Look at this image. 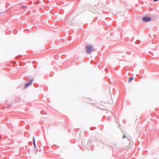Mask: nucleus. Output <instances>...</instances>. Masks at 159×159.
Here are the masks:
<instances>
[{
	"instance_id": "obj_1",
	"label": "nucleus",
	"mask_w": 159,
	"mask_h": 159,
	"mask_svg": "<svg viewBox=\"0 0 159 159\" xmlns=\"http://www.w3.org/2000/svg\"><path fill=\"white\" fill-rule=\"evenodd\" d=\"M86 51L88 54H90L93 51L94 48L93 46L90 44H88L85 47Z\"/></svg>"
},
{
	"instance_id": "obj_2",
	"label": "nucleus",
	"mask_w": 159,
	"mask_h": 159,
	"mask_svg": "<svg viewBox=\"0 0 159 159\" xmlns=\"http://www.w3.org/2000/svg\"><path fill=\"white\" fill-rule=\"evenodd\" d=\"M151 20V18L149 17H144L142 18V20L145 22H148Z\"/></svg>"
},
{
	"instance_id": "obj_3",
	"label": "nucleus",
	"mask_w": 159,
	"mask_h": 159,
	"mask_svg": "<svg viewBox=\"0 0 159 159\" xmlns=\"http://www.w3.org/2000/svg\"><path fill=\"white\" fill-rule=\"evenodd\" d=\"M32 83V81L30 80V81L29 82L27 83V84L25 85V88H26L27 87H28V86H30V85H31Z\"/></svg>"
},
{
	"instance_id": "obj_4",
	"label": "nucleus",
	"mask_w": 159,
	"mask_h": 159,
	"mask_svg": "<svg viewBox=\"0 0 159 159\" xmlns=\"http://www.w3.org/2000/svg\"><path fill=\"white\" fill-rule=\"evenodd\" d=\"M134 79V77H130L129 78V82H130L131 81H132V80H133Z\"/></svg>"
},
{
	"instance_id": "obj_5",
	"label": "nucleus",
	"mask_w": 159,
	"mask_h": 159,
	"mask_svg": "<svg viewBox=\"0 0 159 159\" xmlns=\"http://www.w3.org/2000/svg\"><path fill=\"white\" fill-rule=\"evenodd\" d=\"M33 142L34 143V145L35 148H36V146L35 144V139L34 138L33 139Z\"/></svg>"
},
{
	"instance_id": "obj_6",
	"label": "nucleus",
	"mask_w": 159,
	"mask_h": 159,
	"mask_svg": "<svg viewBox=\"0 0 159 159\" xmlns=\"http://www.w3.org/2000/svg\"><path fill=\"white\" fill-rule=\"evenodd\" d=\"M126 137L125 135H124L123 136V138H125Z\"/></svg>"
},
{
	"instance_id": "obj_7",
	"label": "nucleus",
	"mask_w": 159,
	"mask_h": 159,
	"mask_svg": "<svg viewBox=\"0 0 159 159\" xmlns=\"http://www.w3.org/2000/svg\"><path fill=\"white\" fill-rule=\"evenodd\" d=\"M158 0H154L153 2H156L158 1Z\"/></svg>"
}]
</instances>
